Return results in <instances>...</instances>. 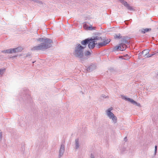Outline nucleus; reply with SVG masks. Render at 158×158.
Returning <instances> with one entry per match:
<instances>
[{
    "mask_svg": "<svg viewBox=\"0 0 158 158\" xmlns=\"http://www.w3.org/2000/svg\"><path fill=\"white\" fill-rule=\"evenodd\" d=\"M126 149L125 148H123L121 150V153H124V152L125 151Z\"/></svg>",
    "mask_w": 158,
    "mask_h": 158,
    "instance_id": "473e14b6",
    "label": "nucleus"
},
{
    "mask_svg": "<svg viewBox=\"0 0 158 158\" xmlns=\"http://www.w3.org/2000/svg\"><path fill=\"white\" fill-rule=\"evenodd\" d=\"M35 62V61H33V62H32V63H33H33H34Z\"/></svg>",
    "mask_w": 158,
    "mask_h": 158,
    "instance_id": "8fccbe9b",
    "label": "nucleus"
},
{
    "mask_svg": "<svg viewBox=\"0 0 158 158\" xmlns=\"http://www.w3.org/2000/svg\"><path fill=\"white\" fill-rule=\"evenodd\" d=\"M121 3H122L125 7L130 10H135V9L132 6H130L129 4L127 3V2L124 0H118Z\"/></svg>",
    "mask_w": 158,
    "mask_h": 158,
    "instance_id": "39448f33",
    "label": "nucleus"
},
{
    "mask_svg": "<svg viewBox=\"0 0 158 158\" xmlns=\"http://www.w3.org/2000/svg\"><path fill=\"white\" fill-rule=\"evenodd\" d=\"M111 119H112V120L113 121V122L115 123L117 122V118L115 116H114Z\"/></svg>",
    "mask_w": 158,
    "mask_h": 158,
    "instance_id": "5701e85b",
    "label": "nucleus"
},
{
    "mask_svg": "<svg viewBox=\"0 0 158 158\" xmlns=\"http://www.w3.org/2000/svg\"><path fill=\"white\" fill-rule=\"evenodd\" d=\"M113 109V108L112 107H111L108 109L107 111V115L110 119H111L112 118L115 116L111 112V110H112Z\"/></svg>",
    "mask_w": 158,
    "mask_h": 158,
    "instance_id": "9d476101",
    "label": "nucleus"
},
{
    "mask_svg": "<svg viewBox=\"0 0 158 158\" xmlns=\"http://www.w3.org/2000/svg\"><path fill=\"white\" fill-rule=\"evenodd\" d=\"M75 149H78L79 147V139L78 138H77L75 140Z\"/></svg>",
    "mask_w": 158,
    "mask_h": 158,
    "instance_id": "dca6fc26",
    "label": "nucleus"
},
{
    "mask_svg": "<svg viewBox=\"0 0 158 158\" xmlns=\"http://www.w3.org/2000/svg\"><path fill=\"white\" fill-rule=\"evenodd\" d=\"M127 140V137H125L124 138V140L125 141H126Z\"/></svg>",
    "mask_w": 158,
    "mask_h": 158,
    "instance_id": "c03bdc74",
    "label": "nucleus"
},
{
    "mask_svg": "<svg viewBox=\"0 0 158 158\" xmlns=\"http://www.w3.org/2000/svg\"><path fill=\"white\" fill-rule=\"evenodd\" d=\"M96 46L97 48H99L101 47L104 46V45L102 42L98 43V44H97Z\"/></svg>",
    "mask_w": 158,
    "mask_h": 158,
    "instance_id": "a211bd4d",
    "label": "nucleus"
},
{
    "mask_svg": "<svg viewBox=\"0 0 158 158\" xmlns=\"http://www.w3.org/2000/svg\"><path fill=\"white\" fill-rule=\"evenodd\" d=\"M3 56H3V55H0V59H1V58H3Z\"/></svg>",
    "mask_w": 158,
    "mask_h": 158,
    "instance_id": "37998d69",
    "label": "nucleus"
},
{
    "mask_svg": "<svg viewBox=\"0 0 158 158\" xmlns=\"http://www.w3.org/2000/svg\"><path fill=\"white\" fill-rule=\"evenodd\" d=\"M129 20H126L124 21V22L126 24V25H128L129 24Z\"/></svg>",
    "mask_w": 158,
    "mask_h": 158,
    "instance_id": "c9c22d12",
    "label": "nucleus"
},
{
    "mask_svg": "<svg viewBox=\"0 0 158 158\" xmlns=\"http://www.w3.org/2000/svg\"><path fill=\"white\" fill-rule=\"evenodd\" d=\"M23 48L21 47H19L15 48L16 52H21L23 50Z\"/></svg>",
    "mask_w": 158,
    "mask_h": 158,
    "instance_id": "6ab92c4d",
    "label": "nucleus"
},
{
    "mask_svg": "<svg viewBox=\"0 0 158 158\" xmlns=\"http://www.w3.org/2000/svg\"><path fill=\"white\" fill-rule=\"evenodd\" d=\"M157 151H155L154 152V155H155L156 154Z\"/></svg>",
    "mask_w": 158,
    "mask_h": 158,
    "instance_id": "a18cd8bd",
    "label": "nucleus"
},
{
    "mask_svg": "<svg viewBox=\"0 0 158 158\" xmlns=\"http://www.w3.org/2000/svg\"><path fill=\"white\" fill-rule=\"evenodd\" d=\"M121 46H120L119 44L118 45L116 46L113 48L112 51L115 52L118 50L120 51V49H121Z\"/></svg>",
    "mask_w": 158,
    "mask_h": 158,
    "instance_id": "2eb2a0df",
    "label": "nucleus"
},
{
    "mask_svg": "<svg viewBox=\"0 0 158 158\" xmlns=\"http://www.w3.org/2000/svg\"><path fill=\"white\" fill-rule=\"evenodd\" d=\"M95 35H101V34L100 33H98V32H96V33H95Z\"/></svg>",
    "mask_w": 158,
    "mask_h": 158,
    "instance_id": "4c0bfd02",
    "label": "nucleus"
},
{
    "mask_svg": "<svg viewBox=\"0 0 158 158\" xmlns=\"http://www.w3.org/2000/svg\"><path fill=\"white\" fill-rule=\"evenodd\" d=\"M2 137V132L1 131V130H0V142L1 141Z\"/></svg>",
    "mask_w": 158,
    "mask_h": 158,
    "instance_id": "2f4dec72",
    "label": "nucleus"
},
{
    "mask_svg": "<svg viewBox=\"0 0 158 158\" xmlns=\"http://www.w3.org/2000/svg\"><path fill=\"white\" fill-rule=\"evenodd\" d=\"M35 2L39 3L40 4H43L42 2L40 1H39L38 0H34V1Z\"/></svg>",
    "mask_w": 158,
    "mask_h": 158,
    "instance_id": "a878e982",
    "label": "nucleus"
},
{
    "mask_svg": "<svg viewBox=\"0 0 158 158\" xmlns=\"http://www.w3.org/2000/svg\"><path fill=\"white\" fill-rule=\"evenodd\" d=\"M121 97L123 99L126 101H127V100H128V99L129 98H127L125 95H122Z\"/></svg>",
    "mask_w": 158,
    "mask_h": 158,
    "instance_id": "bb28decb",
    "label": "nucleus"
},
{
    "mask_svg": "<svg viewBox=\"0 0 158 158\" xmlns=\"http://www.w3.org/2000/svg\"><path fill=\"white\" fill-rule=\"evenodd\" d=\"M114 70V69L113 68H111L110 69V70Z\"/></svg>",
    "mask_w": 158,
    "mask_h": 158,
    "instance_id": "49530a36",
    "label": "nucleus"
},
{
    "mask_svg": "<svg viewBox=\"0 0 158 158\" xmlns=\"http://www.w3.org/2000/svg\"><path fill=\"white\" fill-rule=\"evenodd\" d=\"M96 42V41L94 40L90 41L89 43V45H88L89 48L90 49H94L95 47V45H96L97 44Z\"/></svg>",
    "mask_w": 158,
    "mask_h": 158,
    "instance_id": "0eeeda50",
    "label": "nucleus"
},
{
    "mask_svg": "<svg viewBox=\"0 0 158 158\" xmlns=\"http://www.w3.org/2000/svg\"><path fill=\"white\" fill-rule=\"evenodd\" d=\"M149 50L146 49L144 50L142 52H140L139 54V59H140L142 57H144L145 58H148V56L149 55Z\"/></svg>",
    "mask_w": 158,
    "mask_h": 158,
    "instance_id": "20e7f679",
    "label": "nucleus"
},
{
    "mask_svg": "<svg viewBox=\"0 0 158 158\" xmlns=\"http://www.w3.org/2000/svg\"><path fill=\"white\" fill-rule=\"evenodd\" d=\"M156 54V53L155 52H153V53L152 54H150L149 53V55L148 56V58L149 57H152V56L153 55Z\"/></svg>",
    "mask_w": 158,
    "mask_h": 158,
    "instance_id": "7c9ffc66",
    "label": "nucleus"
},
{
    "mask_svg": "<svg viewBox=\"0 0 158 158\" xmlns=\"http://www.w3.org/2000/svg\"><path fill=\"white\" fill-rule=\"evenodd\" d=\"M20 125L22 126V124L21 123V121H20Z\"/></svg>",
    "mask_w": 158,
    "mask_h": 158,
    "instance_id": "09e8293b",
    "label": "nucleus"
},
{
    "mask_svg": "<svg viewBox=\"0 0 158 158\" xmlns=\"http://www.w3.org/2000/svg\"><path fill=\"white\" fill-rule=\"evenodd\" d=\"M96 66L95 65L92 64L88 66L86 69L87 71L88 72H90L94 70L96 68Z\"/></svg>",
    "mask_w": 158,
    "mask_h": 158,
    "instance_id": "1a4fd4ad",
    "label": "nucleus"
},
{
    "mask_svg": "<svg viewBox=\"0 0 158 158\" xmlns=\"http://www.w3.org/2000/svg\"><path fill=\"white\" fill-rule=\"evenodd\" d=\"M94 158V155L92 153L91 154V158Z\"/></svg>",
    "mask_w": 158,
    "mask_h": 158,
    "instance_id": "58836bf2",
    "label": "nucleus"
},
{
    "mask_svg": "<svg viewBox=\"0 0 158 158\" xmlns=\"http://www.w3.org/2000/svg\"><path fill=\"white\" fill-rule=\"evenodd\" d=\"M124 56L127 58L126 59L124 58H123V59L124 60H127L129 58V56L128 54L125 55Z\"/></svg>",
    "mask_w": 158,
    "mask_h": 158,
    "instance_id": "c85d7f7f",
    "label": "nucleus"
},
{
    "mask_svg": "<svg viewBox=\"0 0 158 158\" xmlns=\"http://www.w3.org/2000/svg\"><path fill=\"white\" fill-rule=\"evenodd\" d=\"M114 37L115 39H119L122 38V36H121V34L120 33L114 35Z\"/></svg>",
    "mask_w": 158,
    "mask_h": 158,
    "instance_id": "f3484780",
    "label": "nucleus"
},
{
    "mask_svg": "<svg viewBox=\"0 0 158 158\" xmlns=\"http://www.w3.org/2000/svg\"><path fill=\"white\" fill-rule=\"evenodd\" d=\"M151 30L150 28H142L141 29V32L143 34H145L146 32H148Z\"/></svg>",
    "mask_w": 158,
    "mask_h": 158,
    "instance_id": "ddd939ff",
    "label": "nucleus"
},
{
    "mask_svg": "<svg viewBox=\"0 0 158 158\" xmlns=\"http://www.w3.org/2000/svg\"><path fill=\"white\" fill-rule=\"evenodd\" d=\"M128 99L127 101L131 102L133 104H134L135 103H136V102L133 99L130 98H128Z\"/></svg>",
    "mask_w": 158,
    "mask_h": 158,
    "instance_id": "4be33fe9",
    "label": "nucleus"
},
{
    "mask_svg": "<svg viewBox=\"0 0 158 158\" xmlns=\"http://www.w3.org/2000/svg\"><path fill=\"white\" fill-rule=\"evenodd\" d=\"M6 53H11V51L10 48L8 49H6Z\"/></svg>",
    "mask_w": 158,
    "mask_h": 158,
    "instance_id": "c756f323",
    "label": "nucleus"
},
{
    "mask_svg": "<svg viewBox=\"0 0 158 158\" xmlns=\"http://www.w3.org/2000/svg\"><path fill=\"white\" fill-rule=\"evenodd\" d=\"M84 48L80 44H77L75 48L74 55L76 57H77L80 60L82 63L88 58L84 56Z\"/></svg>",
    "mask_w": 158,
    "mask_h": 158,
    "instance_id": "f03ea898",
    "label": "nucleus"
},
{
    "mask_svg": "<svg viewBox=\"0 0 158 158\" xmlns=\"http://www.w3.org/2000/svg\"><path fill=\"white\" fill-rule=\"evenodd\" d=\"M37 41L42 43L32 48L31 49L32 51L40 50L44 51L52 47V44L53 43V40L50 38L44 37V38L37 39Z\"/></svg>",
    "mask_w": 158,
    "mask_h": 158,
    "instance_id": "f257e3e1",
    "label": "nucleus"
},
{
    "mask_svg": "<svg viewBox=\"0 0 158 158\" xmlns=\"http://www.w3.org/2000/svg\"><path fill=\"white\" fill-rule=\"evenodd\" d=\"M157 146L156 145L155 147V151H157Z\"/></svg>",
    "mask_w": 158,
    "mask_h": 158,
    "instance_id": "79ce46f5",
    "label": "nucleus"
},
{
    "mask_svg": "<svg viewBox=\"0 0 158 158\" xmlns=\"http://www.w3.org/2000/svg\"><path fill=\"white\" fill-rule=\"evenodd\" d=\"M6 50H2L1 51V52L2 53H6Z\"/></svg>",
    "mask_w": 158,
    "mask_h": 158,
    "instance_id": "ea45409f",
    "label": "nucleus"
},
{
    "mask_svg": "<svg viewBox=\"0 0 158 158\" xmlns=\"http://www.w3.org/2000/svg\"><path fill=\"white\" fill-rule=\"evenodd\" d=\"M11 50V53H16L15 48H10Z\"/></svg>",
    "mask_w": 158,
    "mask_h": 158,
    "instance_id": "cd10ccee",
    "label": "nucleus"
},
{
    "mask_svg": "<svg viewBox=\"0 0 158 158\" xmlns=\"http://www.w3.org/2000/svg\"><path fill=\"white\" fill-rule=\"evenodd\" d=\"M110 40H108V39H107L106 40H104L102 42V43H103L104 45V46H105L106 44H109L110 42Z\"/></svg>",
    "mask_w": 158,
    "mask_h": 158,
    "instance_id": "aec40b11",
    "label": "nucleus"
},
{
    "mask_svg": "<svg viewBox=\"0 0 158 158\" xmlns=\"http://www.w3.org/2000/svg\"><path fill=\"white\" fill-rule=\"evenodd\" d=\"M134 105H135L136 106H140V104L139 103H137L136 102V103H135Z\"/></svg>",
    "mask_w": 158,
    "mask_h": 158,
    "instance_id": "f704fd0d",
    "label": "nucleus"
},
{
    "mask_svg": "<svg viewBox=\"0 0 158 158\" xmlns=\"http://www.w3.org/2000/svg\"><path fill=\"white\" fill-rule=\"evenodd\" d=\"M87 27V25H86V24H84L83 25V27L84 28Z\"/></svg>",
    "mask_w": 158,
    "mask_h": 158,
    "instance_id": "a19ab883",
    "label": "nucleus"
},
{
    "mask_svg": "<svg viewBox=\"0 0 158 158\" xmlns=\"http://www.w3.org/2000/svg\"><path fill=\"white\" fill-rule=\"evenodd\" d=\"M29 56L30 57V58L31 57V54L30 53H28L26 55V57H29Z\"/></svg>",
    "mask_w": 158,
    "mask_h": 158,
    "instance_id": "72a5a7b5",
    "label": "nucleus"
},
{
    "mask_svg": "<svg viewBox=\"0 0 158 158\" xmlns=\"http://www.w3.org/2000/svg\"><path fill=\"white\" fill-rule=\"evenodd\" d=\"M90 39L92 40H91V41L94 40L96 41L97 40H101V41H102L105 39H103L101 37H98V36H94L93 37H90Z\"/></svg>",
    "mask_w": 158,
    "mask_h": 158,
    "instance_id": "9b49d317",
    "label": "nucleus"
},
{
    "mask_svg": "<svg viewBox=\"0 0 158 158\" xmlns=\"http://www.w3.org/2000/svg\"><path fill=\"white\" fill-rule=\"evenodd\" d=\"M102 97L103 98H106L107 97H108V96H106L105 95L102 94Z\"/></svg>",
    "mask_w": 158,
    "mask_h": 158,
    "instance_id": "e433bc0d",
    "label": "nucleus"
},
{
    "mask_svg": "<svg viewBox=\"0 0 158 158\" xmlns=\"http://www.w3.org/2000/svg\"><path fill=\"white\" fill-rule=\"evenodd\" d=\"M65 151L64 145L61 144L59 150V157L60 158L63 155Z\"/></svg>",
    "mask_w": 158,
    "mask_h": 158,
    "instance_id": "6e6552de",
    "label": "nucleus"
},
{
    "mask_svg": "<svg viewBox=\"0 0 158 158\" xmlns=\"http://www.w3.org/2000/svg\"><path fill=\"white\" fill-rule=\"evenodd\" d=\"M96 27H93L92 26H89V27H88V30H95V29Z\"/></svg>",
    "mask_w": 158,
    "mask_h": 158,
    "instance_id": "393cba45",
    "label": "nucleus"
},
{
    "mask_svg": "<svg viewBox=\"0 0 158 158\" xmlns=\"http://www.w3.org/2000/svg\"><path fill=\"white\" fill-rule=\"evenodd\" d=\"M122 41L124 44H129L130 42H128V40L130 39V38L127 37V36H125L122 38Z\"/></svg>",
    "mask_w": 158,
    "mask_h": 158,
    "instance_id": "f8f14e48",
    "label": "nucleus"
},
{
    "mask_svg": "<svg viewBox=\"0 0 158 158\" xmlns=\"http://www.w3.org/2000/svg\"><path fill=\"white\" fill-rule=\"evenodd\" d=\"M121 48L120 49V51H123L125 50L127 48V45H126L124 43H122L120 44Z\"/></svg>",
    "mask_w": 158,
    "mask_h": 158,
    "instance_id": "4468645a",
    "label": "nucleus"
},
{
    "mask_svg": "<svg viewBox=\"0 0 158 158\" xmlns=\"http://www.w3.org/2000/svg\"><path fill=\"white\" fill-rule=\"evenodd\" d=\"M92 40L91 39H90V38H88L86 39L81 41V43L82 45V46H83V47L85 48L87 46V45H89V43L90 41H91V40Z\"/></svg>",
    "mask_w": 158,
    "mask_h": 158,
    "instance_id": "423d86ee",
    "label": "nucleus"
},
{
    "mask_svg": "<svg viewBox=\"0 0 158 158\" xmlns=\"http://www.w3.org/2000/svg\"><path fill=\"white\" fill-rule=\"evenodd\" d=\"M21 98L23 100H27L30 101L31 98L29 94V92L27 89H23L22 90L20 94Z\"/></svg>",
    "mask_w": 158,
    "mask_h": 158,
    "instance_id": "7ed1b4c3",
    "label": "nucleus"
},
{
    "mask_svg": "<svg viewBox=\"0 0 158 158\" xmlns=\"http://www.w3.org/2000/svg\"><path fill=\"white\" fill-rule=\"evenodd\" d=\"M17 56H13L12 57V58H14L15 57H16Z\"/></svg>",
    "mask_w": 158,
    "mask_h": 158,
    "instance_id": "de8ad7c7",
    "label": "nucleus"
},
{
    "mask_svg": "<svg viewBox=\"0 0 158 158\" xmlns=\"http://www.w3.org/2000/svg\"><path fill=\"white\" fill-rule=\"evenodd\" d=\"M5 71V69H0V77L2 76V74H3L4 73Z\"/></svg>",
    "mask_w": 158,
    "mask_h": 158,
    "instance_id": "b1692460",
    "label": "nucleus"
},
{
    "mask_svg": "<svg viewBox=\"0 0 158 158\" xmlns=\"http://www.w3.org/2000/svg\"><path fill=\"white\" fill-rule=\"evenodd\" d=\"M84 54L86 56H90L91 54V52L89 51H86L85 52Z\"/></svg>",
    "mask_w": 158,
    "mask_h": 158,
    "instance_id": "412c9836",
    "label": "nucleus"
}]
</instances>
